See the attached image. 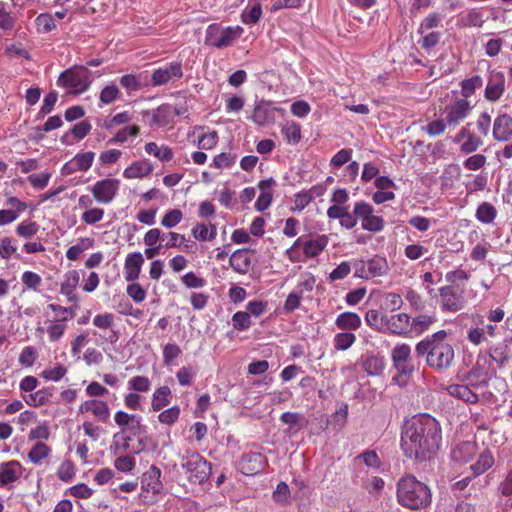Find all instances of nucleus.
Listing matches in <instances>:
<instances>
[{"mask_svg": "<svg viewBox=\"0 0 512 512\" xmlns=\"http://www.w3.org/2000/svg\"><path fill=\"white\" fill-rule=\"evenodd\" d=\"M187 112L188 108L185 104L173 106L165 103L158 106L156 109L143 111L142 115L150 127L163 128L168 126L172 127L175 123V118L183 116Z\"/></svg>", "mask_w": 512, "mask_h": 512, "instance_id": "0eeeda50", "label": "nucleus"}, {"mask_svg": "<svg viewBox=\"0 0 512 512\" xmlns=\"http://www.w3.org/2000/svg\"><path fill=\"white\" fill-rule=\"evenodd\" d=\"M353 213L361 221L363 230L376 233L384 229V219L374 214V208L371 204L365 201H358L354 205Z\"/></svg>", "mask_w": 512, "mask_h": 512, "instance_id": "9d476101", "label": "nucleus"}, {"mask_svg": "<svg viewBox=\"0 0 512 512\" xmlns=\"http://www.w3.org/2000/svg\"><path fill=\"white\" fill-rule=\"evenodd\" d=\"M435 322L436 317L434 315L419 314L411 319V331H414L417 335H421L426 332Z\"/></svg>", "mask_w": 512, "mask_h": 512, "instance_id": "de8ad7c7", "label": "nucleus"}, {"mask_svg": "<svg viewBox=\"0 0 512 512\" xmlns=\"http://www.w3.org/2000/svg\"><path fill=\"white\" fill-rule=\"evenodd\" d=\"M80 274L77 270H69L64 275V280L60 284V293L66 297L70 303H78L79 296L76 293L79 285Z\"/></svg>", "mask_w": 512, "mask_h": 512, "instance_id": "4be33fe9", "label": "nucleus"}, {"mask_svg": "<svg viewBox=\"0 0 512 512\" xmlns=\"http://www.w3.org/2000/svg\"><path fill=\"white\" fill-rule=\"evenodd\" d=\"M362 321L360 316L355 312H343L340 313L336 320L335 325L339 330L342 331H355L361 327Z\"/></svg>", "mask_w": 512, "mask_h": 512, "instance_id": "f704fd0d", "label": "nucleus"}, {"mask_svg": "<svg viewBox=\"0 0 512 512\" xmlns=\"http://www.w3.org/2000/svg\"><path fill=\"white\" fill-rule=\"evenodd\" d=\"M275 113L284 116L285 109L274 107L271 102L261 100L255 104L251 119L258 126L270 125L276 121Z\"/></svg>", "mask_w": 512, "mask_h": 512, "instance_id": "dca6fc26", "label": "nucleus"}, {"mask_svg": "<svg viewBox=\"0 0 512 512\" xmlns=\"http://www.w3.org/2000/svg\"><path fill=\"white\" fill-rule=\"evenodd\" d=\"M68 368L62 363H56L53 367L45 368L40 377L46 381L58 382L66 376Z\"/></svg>", "mask_w": 512, "mask_h": 512, "instance_id": "3c124183", "label": "nucleus"}, {"mask_svg": "<svg viewBox=\"0 0 512 512\" xmlns=\"http://www.w3.org/2000/svg\"><path fill=\"white\" fill-rule=\"evenodd\" d=\"M91 71L83 65H75L62 72L57 84L67 88L73 94H82L90 88Z\"/></svg>", "mask_w": 512, "mask_h": 512, "instance_id": "423d86ee", "label": "nucleus"}, {"mask_svg": "<svg viewBox=\"0 0 512 512\" xmlns=\"http://www.w3.org/2000/svg\"><path fill=\"white\" fill-rule=\"evenodd\" d=\"M95 153L92 151L77 153L73 159L65 166L69 167V172L89 170L94 162Z\"/></svg>", "mask_w": 512, "mask_h": 512, "instance_id": "c9c22d12", "label": "nucleus"}, {"mask_svg": "<svg viewBox=\"0 0 512 512\" xmlns=\"http://www.w3.org/2000/svg\"><path fill=\"white\" fill-rule=\"evenodd\" d=\"M144 257L140 252L129 253L124 262V278L127 282L136 281L144 264Z\"/></svg>", "mask_w": 512, "mask_h": 512, "instance_id": "b1692460", "label": "nucleus"}, {"mask_svg": "<svg viewBox=\"0 0 512 512\" xmlns=\"http://www.w3.org/2000/svg\"><path fill=\"white\" fill-rule=\"evenodd\" d=\"M114 315L109 312L96 314L93 318V325L103 333L98 334L94 331L92 334L96 337L97 344H115L119 339V332L113 329Z\"/></svg>", "mask_w": 512, "mask_h": 512, "instance_id": "f8f14e48", "label": "nucleus"}, {"mask_svg": "<svg viewBox=\"0 0 512 512\" xmlns=\"http://www.w3.org/2000/svg\"><path fill=\"white\" fill-rule=\"evenodd\" d=\"M469 384H451L447 387L450 396L457 398L469 404H476L479 396L473 391Z\"/></svg>", "mask_w": 512, "mask_h": 512, "instance_id": "7c9ffc66", "label": "nucleus"}, {"mask_svg": "<svg viewBox=\"0 0 512 512\" xmlns=\"http://www.w3.org/2000/svg\"><path fill=\"white\" fill-rule=\"evenodd\" d=\"M478 453V445L475 441H464L456 445L451 457L457 463H468Z\"/></svg>", "mask_w": 512, "mask_h": 512, "instance_id": "c756f323", "label": "nucleus"}, {"mask_svg": "<svg viewBox=\"0 0 512 512\" xmlns=\"http://www.w3.org/2000/svg\"><path fill=\"white\" fill-rule=\"evenodd\" d=\"M153 169L154 167L149 159L137 160L124 169L123 177L128 180L144 178L151 175Z\"/></svg>", "mask_w": 512, "mask_h": 512, "instance_id": "c85d7f7f", "label": "nucleus"}, {"mask_svg": "<svg viewBox=\"0 0 512 512\" xmlns=\"http://www.w3.org/2000/svg\"><path fill=\"white\" fill-rule=\"evenodd\" d=\"M181 467L185 471L186 478L192 484L205 483L212 471L210 462L196 451H187L181 456Z\"/></svg>", "mask_w": 512, "mask_h": 512, "instance_id": "20e7f679", "label": "nucleus"}, {"mask_svg": "<svg viewBox=\"0 0 512 512\" xmlns=\"http://www.w3.org/2000/svg\"><path fill=\"white\" fill-rule=\"evenodd\" d=\"M281 132L289 144H298L301 140V126L295 121H287L282 125Z\"/></svg>", "mask_w": 512, "mask_h": 512, "instance_id": "8fccbe9b", "label": "nucleus"}, {"mask_svg": "<svg viewBox=\"0 0 512 512\" xmlns=\"http://www.w3.org/2000/svg\"><path fill=\"white\" fill-rule=\"evenodd\" d=\"M460 99H466L468 100L470 97H472L476 90L479 89L483 85V80L480 75H474L470 78L463 79L460 83Z\"/></svg>", "mask_w": 512, "mask_h": 512, "instance_id": "ea45409f", "label": "nucleus"}, {"mask_svg": "<svg viewBox=\"0 0 512 512\" xmlns=\"http://www.w3.org/2000/svg\"><path fill=\"white\" fill-rule=\"evenodd\" d=\"M145 152L153 155L161 162H169L173 159V150L168 145L159 146L156 142H148L144 146Z\"/></svg>", "mask_w": 512, "mask_h": 512, "instance_id": "e433bc0d", "label": "nucleus"}, {"mask_svg": "<svg viewBox=\"0 0 512 512\" xmlns=\"http://www.w3.org/2000/svg\"><path fill=\"white\" fill-rule=\"evenodd\" d=\"M360 365L369 376L375 377L383 374L386 363L384 357L367 353L361 357Z\"/></svg>", "mask_w": 512, "mask_h": 512, "instance_id": "bb28decb", "label": "nucleus"}, {"mask_svg": "<svg viewBox=\"0 0 512 512\" xmlns=\"http://www.w3.org/2000/svg\"><path fill=\"white\" fill-rule=\"evenodd\" d=\"M441 440L439 422L429 414H419L404 425L401 448L408 458L425 461L437 454Z\"/></svg>", "mask_w": 512, "mask_h": 512, "instance_id": "f257e3e1", "label": "nucleus"}, {"mask_svg": "<svg viewBox=\"0 0 512 512\" xmlns=\"http://www.w3.org/2000/svg\"><path fill=\"white\" fill-rule=\"evenodd\" d=\"M52 452V449L43 442H36L28 452V459L31 463L38 465L47 459Z\"/></svg>", "mask_w": 512, "mask_h": 512, "instance_id": "c03bdc74", "label": "nucleus"}, {"mask_svg": "<svg viewBox=\"0 0 512 512\" xmlns=\"http://www.w3.org/2000/svg\"><path fill=\"white\" fill-rule=\"evenodd\" d=\"M94 239L90 237L80 238L79 241L70 246L66 251V257L70 261H76L80 258L81 254L94 246Z\"/></svg>", "mask_w": 512, "mask_h": 512, "instance_id": "a18cd8bd", "label": "nucleus"}, {"mask_svg": "<svg viewBox=\"0 0 512 512\" xmlns=\"http://www.w3.org/2000/svg\"><path fill=\"white\" fill-rule=\"evenodd\" d=\"M506 90V78L502 71L492 70L489 72L487 84L484 91V98L492 103L501 99Z\"/></svg>", "mask_w": 512, "mask_h": 512, "instance_id": "f3484780", "label": "nucleus"}, {"mask_svg": "<svg viewBox=\"0 0 512 512\" xmlns=\"http://www.w3.org/2000/svg\"><path fill=\"white\" fill-rule=\"evenodd\" d=\"M494 464V457L490 450L479 454L477 461L470 466L473 477L479 476L489 470Z\"/></svg>", "mask_w": 512, "mask_h": 512, "instance_id": "58836bf2", "label": "nucleus"}, {"mask_svg": "<svg viewBox=\"0 0 512 512\" xmlns=\"http://www.w3.org/2000/svg\"><path fill=\"white\" fill-rule=\"evenodd\" d=\"M120 188V181L116 178H104L96 181L93 185L87 187V190L93 196V199L102 205L112 203Z\"/></svg>", "mask_w": 512, "mask_h": 512, "instance_id": "1a4fd4ad", "label": "nucleus"}, {"mask_svg": "<svg viewBox=\"0 0 512 512\" xmlns=\"http://www.w3.org/2000/svg\"><path fill=\"white\" fill-rule=\"evenodd\" d=\"M478 324L482 325L470 327L466 331V340L473 346H480L487 341V337L494 338L497 336V325L488 323L484 325L483 316H479Z\"/></svg>", "mask_w": 512, "mask_h": 512, "instance_id": "6ab92c4d", "label": "nucleus"}, {"mask_svg": "<svg viewBox=\"0 0 512 512\" xmlns=\"http://www.w3.org/2000/svg\"><path fill=\"white\" fill-rule=\"evenodd\" d=\"M230 265L239 274H246L251 266V256L248 249H238L230 257Z\"/></svg>", "mask_w": 512, "mask_h": 512, "instance_id": "473e14b6", "label": "nucleus"}, {"mask_svg": "<svg viewBox=\"0 0 512 512\" xmlns=\"http://www.w3.org/2000/svg\"><path fill=\"white\" fill-rule=\"evenodd\" d=\"M385 332L403 336L411 332V317L407 313H398L388 316Z\"/></svg>", "mask_w": 512, "mask_h": 512, "instance_id": "412c9836", "label": "nucleus"}, {"mask_svg": "<svg viewBox=\"0 0 512 512\" xmlns=\"http://www.w3.org/2000/svg\"><path fill=\"white\" fill-rule=\"evenodd\" d=\"M140 133V127L138 125H130L119 129L115 135L109 140V143H124L128 137H137Z\"/></svg>", "mask_w": 512, "mask_h": 512, "instance_id": "13d9d810", "label": "nucleus"}, {"mask_svg": "<svg viewBox=\"0 0 512 512\" xmlns=\"http://www.w3.org/2000/svg\"><path fill=\"white\" fill-rule=\"evenodd\" d=\"M496 216V208L488 202H482L476 210V219L484 224H491Z\"/></svg>", "mask_w": 512, "mask_h": 512, "instance_id": "603ef678", "label": "nucleus"}, {"mask_svg": "<svg viewBox=\"0 0 512 512\" xmlns=\"http://www.w3.org/2000/svg\"><path fill=\"white\" fill-rule=\"evenodd\" d=\"M262 17V7L259 3H255L251 7H246L240 15L242 23L245 25H254Z\"/></svg>", "mask_w": 512, "mask_h": 512, "instance_id": "5fc2aeb1", "label": "nucleus"}, {"mask_svg": "<svg viewBox=\"0 0 512 512\" xmlns=\"http://www.w3.org/2000/svg\"><path fill=\"white\" fill-rule=\"evenodd\" d=\"M21 282L25 289L38 292L42 285V278L36 272L25 271L21 276Z\"/></svg>", "mask_w": 512, "mask_h": 512, "instance_id": "69168bd1", "label": "nucleus"}, {"mask_svg": "<svg viewBox=\"0 0 512 512\" xmlns=\"http://www.w3.org/2000/svg\"><path fill=\"white\" fill-rule=\"evenodd\" d=\"M473 106L469 100L457 99L446 105L443 111L448 127L459 126L471 113Z\"/></svg>", "mask_w": 512, "mask_h": 512, "instance_id": "4468645a", "label": "nucleus"}, {"mask_svg": "<svg viewBox=\"0 0 512 512\" xmlns=\"http://www.w3.org/2000/svg\"><path fill=\"white\" fill-rule=\"evenodd\" d=\"M244 34V28L236 26H222L218 23L210 24L206 29L205 43L217 49L233 46Z\"/></svg>", "mask_w": 512, "mask_h": 512, "instance_id": "39448f33", "label": "nucleus"}, {"mask_svg": "<svg viewBox=\"0 0 512 512\" xmlns=\"http://www.w3.org/2000/svg\"><path fill=\"white\" fill-rule=\"evenodd\" d=\"M356 341V336L350 332H340L334 336V348L338 351L349 349Z\"/></svg>", "mask_w": 512, "mask_h": 512, "instance_id": "052dcab7", "label": "nucleus"}, {"mask_svg": "<svg viewBox=\"0 0 512 512\" xmlns=\"http://www.w3.org/2000/svg\"><path fill=\"white\" fill-rule=\"evenodd\" d=\"M365 262L368 271L367 273L369 274V279L383 276L388 271V264L384 257L376 255Z\"/></svg>", "mask_w": 512, "mask_h": 512, "instance_id": "79ce46f5", "label": "nucleus"}, {"mask_svg": "<svg viewBox=\"0 0 512 512\" xmlns=\"http://www.w3.org/2000/svg\"><path fill=\"white\" fill-rule=\"evenodd\" d=\"M128 388L136 393H146L151 389V381L147 376H133L128 380Z\"/></svg>", "mask_w": 512, "mask_h": 512, "instance_id": "e2e57ef3", "label": "nucleus"}, {"mask_svg": "<svg viewBox=\"0 0 512 512\" xmlns=\"http://www.w3.org/2000/svg\"><path fill=\"white\" fill-rule=\"evenodd\" d=\"M25 468L19 461L11 460L0 465V488L17 481Z\"/></svg>", "mask_w": 512, "mask_h": 512, "instance_id": "5701e85b", "label": "nucleus"}, {"mask_svg": "<svg viewBox=\"0 0 512 512\" xmlns=\"http://www.w3.org/2000/svg\"><path fill=\"white\" fill-rule=\"evenodd\" d=\"M143 419L140 415L129 414L125 411L119 410L114 414V422L121 429V433L125 435L124 440L130 441L132 437L139 436L145 432V426L142 423Z\"/></svg>", "mask_w": 512, "mask_h": 512, "instance_id": "9b49d317", "label": "nucleus"}, {"mask_svg": "<svg viewBox=\"0 0 512 512\" xmlns=\"http://www.w3.org/2000/svg\"><path fill=\"white\" fill-rule=\"evenodd\" d=\"M396 496L400 505L414 511L428 507L432 501L430 488L413 475H406L398 481Z\"/></svg>", "mask_w": 512, "mask_h": 512, "instance_id": "7ed1b4c3", "label": "nucleus"}, {"mask_svg": "<svg viewBox=\"0 0 512 512\" xmlns=\"http://www.w3.org/2000/svg\"><path fill=\"white\" fill-rule=\"evenodd\" d=\"M442 21V18L441 16L436 13V12H432V13H429L420 23L419 27H418V34L419 35H424V33L426 32H431V30L437 28L440 23Z\"/></svg>", "mask_w": 512, "mask_h": 512, "instance_id": "680f3d73", "label": "nucleus"}, {"mask_svg": "<svg viewBox=\"0 0 512 512\" xmlns=\"http://www.w3.org/2000/svg\"><path fill=\"white\" fill-rule=\"evenodd\" d=\"M79 413H90L98 422L106 423L110 419V407L106 401L89 399L79 406Z\"/></svg>", "mask_w": 512, "mask_h": 512, "instance_id": "aec40b11", "label": "nucleus"}, {"mask_svg": "<svg viewBox=\"0 0 512 512\" xmlns=\"http://www.w3.org/2000/svg\"><path fill=\"white\" fill-rule=\"evenodd\" d=\"M160 477L161 470L152 465L141 477L142 490L152 492V494L160 493L163 488Z\"/></svg>", "mask_w": 512, "mask_h": 512, "instance_id": "cd10ccee", "label": "nucleus"}, {"mask_svg": "<svg viewBox=\"0 0 512 512\" xmlns=\"http://www.w3.org/2000/svg\"><path fill=\"white\" fill-rule=\"evenodd\" d=\"M170 398L171 389L168 386L164 385L158 387L152 395L151 409L154 412L161 411L164 407L170 404Z\"/></svg>", "mask_w": 512, "mask_h": 512, "instance_id": "4c0bfd02", "label": "nucleus"}, {"mask_svg": "<svg viewBox=\"0 0 512 512\" xmlns=\"http://www.w3.org/2000/svg\"><path fill=\"white\" fill-rule=\"evenodd\" d=\"M268 465L267 458L259 452H247L236 462V468L246 476H254L264 471Z\"/></svg>", "mask_w": 512, "mask_h": 512, "instance_id": "ddd939ff", "label": "nucleus"}, {"mask_svg": "<svg viewBox=\"0 0 512 512\" xmlns=\"http://www.w3.org/2000/svg\"><path fill=\"white\" fill-rule=\"evenodd\" d=\"M484 23V13L480 8L468 9L467 12L457 20V25L462 28H481Z\"/></svg>", "mask_w": 512, "mask_h": 512, "instance_id": "72a5a7b5", "label": "nucleus"}, {"mask_svg": "<svg viewBox=\"0 0 512 512\" xmlns=\"http://www.w3.org/2000/svg\"><path fill=\"white\" fill-rule=\"evenodd\" d=\"M39 229L40 226L37 222L24 220L17 224L15 227V232L20 238L30 239L38 233Z\"/></svg>", "mask_w": 512, "mask_h": 512, "instance_id": "864d4df0", "label": "nucleus"}, {"mask_svg": "<svg viewBox=\"0 0 512 512\" xmlns=\"http://www.w3.org/2000/svg\"><path fill=\"white\" fill-rule=\"evenodd\" d=\"M183 77V67L181 61H173L164 67L155 69L151 75V84L154 87L162 86L173 79Z\"/></svg>", "mask_w": 512, "mask_h": 512, "instance_id": "a211bd4d", "label": "nucleus"}, {"mask_svg": "<svg viewBox=\"0 0 512 512\" xmlns=\"http://www.w3.org/2000/svg\"><path fill=\"white\" fill-rule=\"evenodd\" d=\"M185 242V236L178 232H164L162 243V249H171V248H179L181 244Z\"/></svg>", "mask_w": 512, "mask_h": 512, "instance_id": "0e129e2a", "label": "nucleus"}, {"mask_svg": "<svg viewBox=\"0 0 512 512\" xmlns=\"http://www.w3.org/2000/svg\"><path fill=\"white\" fill-rule=\"evenodd\" d=\"M365 321L369 327L379 332H385L387 314L371 309L366 312Z\"/></svg>", "mask_w": 512, "mask_h": 512, "instance_id": "49530a36", "label": "nucleus"}, {"mask_svg": "<svg viewBox=\"0 0 512 512\" xmlns=\"http://www.w3.org/2000/svg\"><path fill=\"white\" fill-rule=\"evenodd\" d=\"M493 137L496 141H509L512 139V117L507 113H500L493 122Z\"/></svg>", "mask_w": 512, "mask_h": 512, "instance_id": "a878e982", "label": "nucleus"}, {"mask_svg": "<svg viewBox=\"0 0 512 512\" xmlns=\"http://www.w3.org/2000/svg\"><path fill=\"white\" fill-rule=\"evenodd\" d=\"M46 333L51 343L59 342L68 329V316H57L46 320Z\"/></svg>", "mask_w": 512, "mask_h": 512, "instance_id": "393cba45", "label": "nucleus"}, {"mask_svg": "<svg viewBox=\"0 0 512 512\" xmlns=\"http://www.w3.org/2000/svg\"><path fill=\"white\" fill-rule=\"evenodd\" d=\"M403 305V299L400 294L388 292L383 295L382 308L386 311H396Z\"/></svg>", "mask_w": 512, "mask_h": 512, "instance_id": "774afa93", "label": "nucleus"}, {"mask_svg": "<svg viewBox=\"0 0 512 512\" xmlns=\"http://www.w3.org/2000/svg\"><path fill=\"white\" fill-rule=\"evenodd\" d=\"M140 75L126 74L120 77L119 84L124 88L128 95L142 89L143 85L140 80Z\"/></svg>", "mask_w": 512, "mask_h": 512, "instance_id": "6e6d98bb", "label": "nucleus"}, {"mask_svg": "<svg viewBox=\"0 0 512 512\" xmlns=\"http://www.w3.org/2000/svg\"><path fill=\"white\" fill-rule=\"evenodd\" d=\"M328 240L326 236H320L316 239H310L303 243V252L306 257L314 258L321 254L326 248Z\"/></svg>", "mask_w": 512, "mask_h": 512, "instance_id": "a19ab883", "label": "nucleus"}, {"mask_svg": "<svg viewBox=\"0 0 512 512\" xmlns=\"http://www.w3.org/2000/svg\"><path fill=\"white\" fill-rule=\"evenodd\" d=\"M35 25L39 33H48L56 28L54 16L49 13H42L37 16Z\"/></svg>", "mask_w": 512, "mask_h": 512, "instance_id": "338daca9", "label": "nucleus"}, {"mask_svg": "<svg viewBox=\"0 0 512 512\" xmlns=\"http://www.w3.org/2000/svg\"><path fill=\"white\" fill-rule=\"evenodd\" d=\"M184 218L183 212L178 209L167 210L161 218L160 224L166 229L176 227Z\"/></svg>", "mask_w": 512, "mask_h": 512, "instance_id": "4d7b16f0", "label": "nucleus"}, {"mask_svg": "<svg viewBox=\"0 0 512 512\" xmlns=\"http://www.w3.org/2000/svg\"><path fill=\"white\" fill-rule=\"evenodd\" d=\"M57 477L59 480L63 482H70L75 478L76 475V467L75 464L71 460H64L58 467Z\"/></svg>", "mask_w": 512, "mask_h": 512, "instance_id": "bf43d9fd", "label": "nucleus"}, {"mask_svg": "<svg viewBox=\"0 0 512 512\" xmlns=\"http://www.w3.org/2000/svg\"><path fill=\"white\" fill-rule=\"evenodd\" d=\"M466 285H445L438 289L439 305L443 312H458L466 304Z\"/></svg>", "mask_w": 512, "mask_h": 512, "instance_id": "6e6552de", "label": "nucleus"}, {"mask_svg": "<svg viewBox=\"0 0 512 512\" xmlns=\"http://www.w3.org/2000/svg\"><path fill=\"white\" fill-rule=\"evenodd\" d=\"M415 353L419 358H425L426 365L435 371L448 370L455 362V349L450 333L438 330L425 336L415 346Z\"/></svg>", "mask_w": 512, "mask_h": 512, "instance_id": "f03ea898", "label": "nucleus"}, {"mask_svg": "<svg viewBox=\"0 0 512 512\" xmlns=\"http://www.w3.org/2000/svg\"><path fill=\"white\" fill-rule=\"evenodd\" d=\"M467 384L474 389L487 387L488 379L486 373H483L481 368L474 366L465 376Z\"/></svg>", "mask_w": 512, "mask_h": 512, "instance_id": "09e8293b", "label": "nucleus"}, {"mask_svg": "<svg viewBox=\"0 0 512 512\" xmlns=\"http://www.w3.org/2000/svg\"><path fill=\"white\" fill-rule=\"evenodd\" d=\"M471 126L472 123L466 124L454 137V143L459 144L460 152L466 155L476 152L484 144L483 138Z\"/></svg>", "mask_w": 512, "mask_h": 512, "instance_id": "2eb2a0df", "label": "nucleus"}, {"mask_svg": "<svg viewBox=\"0 0 512 512\" xmlns=\"http://www.w3.org/2000/svg\"><path fill=\"white\" fill-rule=\"evenodd\" d=\"M53 395V389L50 387L41 388L28 396L24 397L25 402L29 406L39 407L49 402Z\"/></svg>", "mask_w": 512, "mask_h": 512, "instance_id": "37998d69", "label": "nucleus"}, {"mask_svg": "<svg viewBox=\"0 0 512 512\" xmlns=\"http://www.w3.org/2000/svg\"><path fill=\"white\" fill-rule=\"evenodd\" d=\"M487 353L490 359L498 366V368H504L512 359L511 350L505 343H498L491 345Z\"/></svg>", "mask_w": 512, "mask_h": 512, "instance_id": "2f4dec72", "label": "nucleus"}]
</instances>
